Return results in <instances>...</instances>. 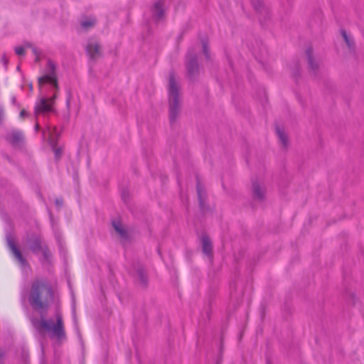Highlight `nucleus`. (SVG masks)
<instances>
[{"label":"nucleus","instance_id":"nucleus-47","mask_svg":"<svg viewBox=\"0 0 364 364\" xmlns=\"http://www.w3.org/2000/svg\"><path fill=\"white\" fill-rule=\"evenodd\" d=\"M350 297L352 298V299L353 300V303H355L354 301V299L355 298V294L354 293H351L350 294Z\"/></svg>","mask_w":364,"mask_h":364},{"label":"nucleus","instance_id":"nucleus-37","mask_svg":"<svg viewBox=\"0 0 364 364\" xmlns=\"http://www.w3.org/2000/svg\"><path fill=\"white\" fill-rule=\"evenodd\" d=\"M223 360V355H218L215 364H222Z\"/></svg>","mask_w":364,"mask_h":364},{"label":"nucleus","instance_id":"nucleus-9","mask_svg":"<svg viewBox=\"0 0 364 364\" xmlns=\"http://www.w3.org/2000/svg\"><path fill=\"white\" fill-rule=\"evenodd\" d=\"M85 51L90 59L94 62L103 56L101 45L97 42L89 41L85 47Z\"/></svg>","mask_w":364,"mask_h":364},{"label":"nucleus","instance_id":"nucleus-40","mask_svg":"<svg viewBox=\"0 0 364 364\" xmlns=\"http://www.w3.org/2000/svg\"><path fill=\"white\" fill-rule=\"evenodd\" d=\"M11 102H12V104H13L14 106H16V107H20V106H21V105H20V104L16 101V97H15V96L12 97V98H11Z\"/></svg>","mask_w":364,"mask_h":364},{"label":"nucleus","instance_id":"nucleus-34","mask_svg":"<svg viewBox=\"0 0 364 364\" xmlns=\"http://www.w3.org/2000/svg\"><path fill=\"white\" fill-rule=\"evenodd\" d=\"M67 92H68V97H67V99H66V105H67L68 108H69L70 107L71 97H72L71 90H68Z\"/></svg>","mask_w":364,"mask_h":364},{"label":"nucleus","instance_id":"nucleus-31","mask_svg":"<svg viewBox=\"0 0 364 364\" xmlns=\"http://www.w3.org/2000/svg\"><path fill=\"white\" fill-rule=\"evenodd\" d=\"M31 49H32L33 53L36 55L35 61L39 62L40 61L39 55H41V51L40 50H38V48H37L36 46H33Z\"/></svg>","mask_w":364,"mask_h":364},{"label":"nucleus","instance_id":"nucleus-4","mask_svg":"<svg viewBox=\"0 0 364 364\" xmlns=\"http://www.w3.org/2000/svg\"><path fill=\"white\" fill-rule=\"evenodd\" d=\"M58 98V94L54 92V95L48 98L46 97H42L39 100V103L35 106L34 108V114L36 117H38L40 112H42L43 114L49 112H54V105L55 102V100Z\"/></svg>","mask_w":364,"mask_h":364},{"label":"nucleus","instance_id":"nucleus-17","mask_svg":"<svg viewBox=\"0 0 364 364\" xmlns=\"http://www.w3.org/2000/svg\"><path fill=\"white\" fill-rule=\"evenodd\" d=\"M198 38L202 46V53L205 56L206 61L211 60L210 50L209 48V38L206 34L198 33Z\"/></svg>","mask_w":364,"mask_h":364},{"label":"nucleus","instance_id":"nucleus-50","mask_svg":"<svg viewBox=\"0 0 364 364\" xmlns=\"http://www.w3.org/2000/svg\"><path fill=\"white\" fill-rule=\"evenodd\" d=\"M158 316H159V318L160 320V322H161V316H162V314L160 313V312H158Z\"/></svg>","mask_w":364,"mask_h":364},{"label":"nucleus","instance_id":"nucleus-29","mask_svg":"<svg viewBox=\"0 0 364 364\" xmlns=\"http://www.w3.org/2000/svg\"><path fill=\"white\" fill-rule=\"evenodd\" d=\"M15 53L18 56H24L26 55L25 46H16L14 48Z\"/></svg>","mask_w":364,"mask_h":364},{"label":"nucleus","instance_id":"nucleus-8","mask_svg":"<svg viewBox=\"0 0 364 364\" xmlns=\"http://www.w3.org/2000/svg\"><path fill=\"white\" fill-rule=\"evenodd\" d=\"M250 2L255 11L260 16L259 22L263 26L264 23L270 18L268 8L265 6L263 0H250Z\"/></svg>","mask_w":364,"mask_h":364},{"label":"nucleus","instance_id":"nucleus-48","mask_svg":"<svg viewBox=\"0 0 364 364\" xmlns=\"http://www.w3.org/2000/svg\"><path fill=\"white\" fill-rule=\"evenodd\" d=\"M49 217H50V220L53 221V214H52V213L50 211L49 212Z\"/></svg>","mask_w":364,"mask_h":364},{"label":"nucleus","instance_id":"nucleus-41","mask_svg":"<svg viewBox=\"0 0 364 364\" xmlns=\"http://www.w3.org/2000/svg\"><path fill=\"white\" fill-rule=\"evenodd\" d=\"M23 46H25V48H32L34 46L31 43H30L28 41H25L23 43Z\"/></svg>","mask_w":364,"mask_h":364},{"label":"nucleus","instance_id":"nucleus-54","mask_svg":"<svg viewBox=\"0 0 364 364\" xmlns=\"http://www.w3.org/2000/svg\"><path fill=\"white\" fill-rule=\"evenodd\" d=\"M16 69H17L18 70H20V66H19V65H18Z\"/></svg>","mask_w":364,"mask_h":364},{"label":"nucleus","instance_id":"nucleus-19","mask_svg":"<svg viewBox=\"0 0 364 364\" xmlns=\"http://www.w3.org/2000/svg\"><path fill=\"white\" fill-rule=\"evenodd\" d=\"M291 77L296 84L299 83V81L301 77V65L298 60L294 61V65L291 68Z\"/></svg>","mask_w":364,"mask_h":364},{"label":"nucleus","instance_id":"nucleus-16","mask_svg":"<svg viewBox=\"0 0 364 364\" xmlns=\"http://www.w3.org/2000/svg\"><path fill=\"white\" fill-rule=\"evenodd\" d=\"M134 268L136 269V273L140 286L143 289H146L149 284V279L144 266L138 263L136 267L134 265Z\"/></svg>","mask_w":364,"mask_h":364},{"label":"nucleus","instance_id":"nucleus-25","mask_svg":"<svg viewBox=\"0 0 364 364\" xmlns=\"http://www.w3.org/2000/svg\"><path fill=\"white\" fill-rule=\"evenodd\" d=\"M6 242L9 250L11 251L14 250L18 247V245L15 242L14 239L11 236V235H7L6 236Z\"/></svg>","mask_w":364,"mask_h":364},{"label":"nucleus","instance_id":"nucleus-22","mask_svg":"<svg viewBox=\"0 0 364 364\" xmlns=\"http://www.w3.org/2000/svg\"><path fill=\"white\" fill-rule=\"evenodd\" d=\"M23 141V136L20 132H14L12 133L11 137L9 139V143L12 146L18 145Z\"/></svg>","mask_w":364,"mask_h":364},{"label":"nucleus","instance_id":"nucleus-38","mask_svg":"<svg viewBox=\"0 0 364 364\" xmlns=\"http://www.w3.org/2000/svg\"><path fill=\"white\" fill-rule=\"evenodd\" d=\"M127 197H129V191L127 190H123L122 193L123 200L125 201Z\"/></svg>","mask_w":364,"mask_h":364},{"label":"nucleus","instance_id":"nucleus-30","mask_svg":"<svg viewBox=\"0 0 364 364\" xmlns=\"http://www.w3.org/2000/svg\"><path fill=\"white\" fill-rule=\"evenodd\" d=\"M63 203H64V200H63V198L62 197H60V198H56L55 200V205L56 206V208L57 210L59 211L63 205Z\"/></svg>","mask_w":364,"mask_h":364},{"label":"nucleus","instance_id":"nucleus-36","mask_svg":"<svg viewBox=\"0 0 364 364\" xmlns=\"http://www.w3.org/2000/svg\"><path fill=\"white\" fill-rule=\"evenodd\" d=\"M142 314H143V323L144 325H146L147 323V321H148V314L146 312L144 308L142 309Z\"/></svg>","mask_w":364,"mask_h":364},{"label":"nucleus","instance_id":"nucleus-12","mask_svg":"<svg viewBox=\"0 0 364 364\" xmlns=\"http://www.w3.org/2000/svg\"><path fill=\"white\" fill-rule=\"evenodd\" d=\"M202 252L208 257H213V242L207 232H203L200 236Z\"/></svg>","mask_w":364,"mask_h":364},{"label":"nucleus","instance_id":"nucleus-5","mask_svg":"<svg viewBox=\"0 0 364 364\" xmlns=\"http://www.w3.org/2000/svg\"><path fill=\"white\" fill-rule=\"evenodd\" d=\"M111 225L115 233L119 237L120 242L123 246H124L127 242L132 241V236L129 233L127 228L123 225L120 218L112 219Z\"/></svg>","mask_w":364,"mask_h":364},{"label":"nucleus","instance_id":"nucleus-27","mask_svg":"<svg viewBox=\"0 0 364 364\" xmlns=\"http://www.w3.org/2000/svg\"><path fill=\"white\" fill-rule=\"evenodd\" d=\"M224 333H225V329H221V334L220 338V345H219V349H218V354L223 355L224 352Z\"/></svg>","mask_w":364,"mask_h":364},{"label":"nucleus","instance_id":"nucleus-39","mask_svg":"<svg viewBox=\"0 0 364 364\" xmlns=\"http://www.w3.org/2000/svg\"><path fill=\"white\" fill-rule=\"evenodd\" d=\"M28 115V113L24 109H21L19 113V116L21 118H24L25 117H27Z\"/></svg>","mask_w":364,"mask_h":364},{"label":"nucleus","instance_id":"nucleus-51","mask_svg":"<svg viewBox=\"0 0 364 364\" xmlns=\"http://www.w3.org/2000/svg\"><path fill=\"white\" fill-rule=\"evenodd\" d=\"M242 337V332L240 333V336H239V339H241Z\"/></svg>","mask_w":364,"mask_h":364},{"label":"nucleus","instance_id":"nucleus-1","mask_svg":"<svg viewBox=\"0 0 364 364\" xmlns=\"http://www.w3.org/2000/svg\"><path fill=\"white\" fill-rule=\"evenodd\" d=\"M28 301L32 309L37 311L40 316V319L36 317L31 318L33 326L39 333H48L50 338H57L58 341L65 339L66 334L60 312V301L59 298L55 301V321L52 318H46L50 301H55V292L52 286L40 280L33 282L31 284Z\"/></svg>","mask_w":364,"mask_h":364},{"label":"nucleus","instance_id":"nucleus-49","mask_svg":"<svg viewBox=\"0 0 364 364\" xmlns=\"http://www.w3.org/2000/svg\"><path fill=\"white\" fill-rule=\"evenodd\" d=\"M28 88H29L30 92H32V91H33V85H32V83H30V84H29V85H28Z\"/></svg>","mask_w":364,"mask_h":364},{"label":"nucleus","instance_id":"nucleus-42","mask_svg":"<svg viewBox=\"0 0 364 364\" xmlns=\"http://www.w3.org/2000/svg\"><path fill=\"white\" fill-rule=\"evenodd\" d=\"M4 116V108L2 106L0 107V124H1Z\"/></svg>","mask_w":364,"mask_h":364},{"label":"nucleus","instance_id":"nucleus-33","mask_svg":"<svg viewBox=\"0 0 364 364\" xmlns=\"http://www.w3.org/2000/svg\"><path fill=\"white\" fill-rule=\"evenodd\" d=\"M186 30H183L180 33L179 35L177 36L176 38V41H177V43L179 44L183 38V36H184V34L186 33Z\"/></svg>","mask_w":364,"mask_h":364},{"label":"nucleus","instance_id":"nucleus-24","mask_svg":"<svg viewBox=\"0 0 364 364\" xmlns=\"http://www.w3.org/2000/svg\"><path fill=\"white\" fill-rule=\"evenodd\" d=\"M45 83L49 84L53 88L55 93H57V94L58 93L60 87H59V85H58V77L46 79L44 84Z\"/></svg>","mask_w":364,"mask_h":364},{"label":"nucleus","instance_id":"nucleus-3","mask_svg":"<svg viewBox=\"0 0 364 364\" xmlns=\"http://www.w3.org/2000/svg\"><path fill=\"white\" fill-rule=\"evenodd\" d=\"M186 77L192 82H196L200 76V65L198 54L194 48H189L185 55Z\"/></svg>","mask_w":364,"mask_h":364},{"label":"nucleus","instance_id":"nucleus-14","mask_svg":"<svg viewBox=\"0 0 364 364\" xmlns=\"http://www.w3.org/2000/svg\"><path fill=\"white\" fill-rule=\"evenodd\" d=\"M252 198L258 202H263L265 199V191L261 187L257 180L252 181Z\"/></svg>","mask_w":364,"mask_h":364},{"label":"nucleus","instance_id":"nucleus-32","mask_svg":"<svg viewBox=\"0 0 364 364\" xmlns=\"http://www.w3.org/2000/svg\"><path fill=\"white\" fill-rule=\"evenodd\" d=\"M145 223H146V228H147V230L149 232V236H151V234H152V229L151 228V221L146 217L145 218Z\"/></svg>","mask_w":364,"mask_h":364},{"label":"nucleus","instance_id":"nucleus-21","mask_svg":"<svg viewBox=\"0 0 364 364\" xmlns=\"http://www.w3.org/2000/svg\"><path fill=\"white\" fill-rule=\"evenodd\" d=\"M13 255L16 258V259L20 263V264L23 267L28 266V263L27 259L23 257L22 252L19 248V247L14 250L11 251Z\"/></svg>","mask_w":364,"mask_h":364},{"label":"nucleus","instance_id":"nucleus-52","mask_svg":"<svg viewBox=\"0 0 364 364\" xmlns=\"http://www.w3.org/2000/svg\"><path fill=\"white\" fill-rule=\"evenodd\" d=\"M267 364H271V362L269 359L267 360Z\"/></svg>","mask_w":364,"mask_h":364},{"label":"nucleus","instance_id":"nucleus-23","mask_svg":"<svg viewBox=\"0 0 364 364\" xmlns=\"http://www.w3.org/2000/svg\"><path fill=\"white\" fill-rule=\"evenodd\" d=\"M282 311L283 318L286 321H288L291 316L292 309H291V305L287 301H285L284 303L282 308Z\"/></svg>","mask_w":364,"mask_h":364},{"label":"nucleus","instance_id":"nucleus-18","mask_svg":"<svg viewBox=\"0 0 364 364\" xmlns=\"http://www.w3.org/2000/svg\"><path fill=\"white\" fill-rule=\"evenodd\" d=\"M341 35L350 50H355V44L353 38L343 28L341 29Z\"/></svg>","mask_w":364,"mask_h":364},{"label":"nucleus","instance_id":"nucleus-13","mask_svg":"<svg viewBox=\"0 0 364 364\" xmlns=\"http://www.w3.org/2000/svg\"><path fill=\"white\" fill-rule=\"evenodd\" d=\"M48 67L49 68V73L38 77V84L40 91H41L42 86L44 85L46 79L58 77L56 73V65L55 63L50 59L48 60Z\"/></svg>","mask_w":364,"mask_h":364},{"label":"nucleus","instance_id":"nucleus-35","mask_svg":"<svg viewBox=\"0 0 364 364\" xmlns=\"http://www.w3.org/2000/svg\"><path fill=\"white\" fill-rule=\"evenodd\" d=\"M1 61L5 67V68H7L8 64H9V59L6 57L5 54H3L1 56Z\"/></svg>","mask_w":364,"mask_h":364},{"label":"nucleus","instance_id":"nucleus-7","mask_svg":"<svg viewBox=\"0 0 364 364\" xmlns=\"http://www.w3.org/2000/svg\"><path fill=\"white\" fill-rule=\"evenodd\" d=\"M60 134L57 132L56 128H53V129L50 132V137L48 139V144L54 153L55 161L56 163H58L61 159L63 152L62 147L57 146V140L60 137Z\"/></svg>","mask_w":364,"mask_h":364},{"label":"nucleus","instance_id":"nucleus-46","mask_svg":"<svg viewBox=\"0 0 364 364\" xmlns=\"http://www.w3.org/2000/svg\"><path fill=\"white\" fill-rule=\"evenodd\" d=\"M191 254H192L191 252L187 251V252H186L187 257H188L190 259L191 256Z\"/></svg>","mask_w":364,"mask_h":364},{"label":"nucleus","instance_id":"nucleus-44","mask_svg":"<svg viewBox=\"0 0 364 364\" xmlns=\"http://www.w3.org/2000/svg\"><path fill=\"white\" fill-rule=\"evenodd\" d=\"M34 128H35L36 132H38L41 129V127H40L39 124L37 122L36 123Z\"/></svg>","mask_w":364,"mask_h":364},{"label":"nucleus","instance_id":"nucleus-15","mask_svg":"<svg viewBox=\"0 0 364 364\" xmlns=\"http://www.w3.org/2000/svg\"><path fill=\"white\" fill-rule=\"evenodd\" d=\"M27 242L29 245V249L34 254L38 253L43 249L42 246L41 238L36 234H31V237L28 238Z\"/></svg>","mask_w":364,"mask_h":364},{"label":"nucleus","instance_id":"nucleus-2","mask_svg":"<svg viewBox=\"0 0 364 364\" xmlns=\"http://www.w3.org/2000/svg\"><path fill=\"white\" fill-rule=\"evenodd\" d=\"M168 120L173 127L181 112L182 105L180 100V86L176 79L174 70L169 71L168 86Z\"/></svg>","mask_w":364,"mask_h":364},{"label":"nucleus","instance_id":"nucleus-20","mask_svg":"<svg viewBox=\"0 0 364 364\" xmlns=\"http://www.w3.org/2000/svg\"><path fill=\"white\" fill-rule=\"evenodd\" d=\"M276 133L284 149H287L289 146V139L284 129L281 128L279 125H277Z\"/></svg>","mask_w":364,"mask_h":364},{"label":"nucleus","instance_id":"nucleus-26","mask_svg":"<svg viewBox=\"0 0 364 364\" xmlns=\"http://www.w3.org/2000/svg\"><path fill=\"white\" fill-rule=\"evenodd\" d=\"M95 21L91 18H87L81 22V26L84 29H89L94 26Z\"/></svg>","mask_w":364,"mask_h":364},{"label":"nucleus","instance_id":"nucleus-53","mask_svg":"<svg viewBox=\"0 0 364 364\" xmlns=\"http://www.w3.org/2000/svg\"><path fill=\"white\" fill-rule=\"evenodd\" d=\"M158 253L161 255V250H160V249H158Z\"/></svg>","mask_w":364,"mask_h":364},{"label":"nucleus","instance_id":"nucleus-11","mask_svg":"<svg viewBox=\"0 0 364 364\" xmlns=\"http://www.w3.org/2000/svg\"><path fill=\"white\" fill-rule=\"evenodd\" d=\"M306 56L308 63V70L309 72H313L314 75L316 76L319 70V65L316 61L314 56V49L311 46L307 47L306 50Z\"/></svg>","mask_w":364,"mask_h":364},{"label":"nucleus","instance_id":"nucleus-43","mask_svg":"<svg viewBox=\"0 0 364 364\" xmlns=\"http://www.w3.org/2000/svg\"><path fill=\"white\" fill-rule=\"evenodd\" d=\"M228 63H229L230 68L234 72L233 61L229 57H228Z\"/></svg>","mask_w":364,"mask_h":364},{"label":"nucleus","instance_id":"nucleus-28","mask_svg":"<svg viewBox=\"0 0 364 364\" xmlns=\"http://www.w3.org/2000/svg\"><path fill=\"white\" fill-rule=\"evenodd\" d=\"M41 251H43V256L44 259L46 262H50L51 261L52 254L50 252V250H48V246L45 245L43 249Z\"/></svg>","mask_w":364,"mask_h":364},{"label":"nucleus","instance_id":"nucleus-6","mask_svg":"<svg viewBox=\"0 0 364 364\" xmlns=\"http://www.w3.org/2000/svg\"><path fill=\"white\" fill-rule=\"evenodd\" d=\"M196 180L197 198L198 200L199 208L200 212L205 214L210 210L209 205L205 203L207 193L205 188L203 187L200 182V177L198 174L196 176Z\"/></svg>","mask_w":364,"mask_h":364},{"label":"nucleus","instance_id":"nucleus-10","mask_svg":"<svg viewBox=\"0 0 364 364\" xmlns=\"http://www.w3.org/2000/svg\"><path fill=\"white\" fill-rule=\"evenodd\" d=\"M164 0H159L152 6V18L155 22L163 20L166 16Z\"/></svg>","mask_w":364,"mask_h":364},{"label":"nucleus","instance_id":"nucleus-45","mask_svg":"<svg viewBox=\"0 0 364 364\" xmlns=\"http://www.w3.org/2000/svg\"><path fill=\"white\" fill-rule=\"evenodd\" d=\"M5 355V353L4 351H2L1 350H0V360H1L4 357Z\"/></svg>","mask_w":364,"mask_h":364}]
</instances>
